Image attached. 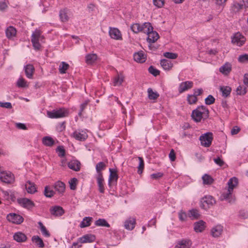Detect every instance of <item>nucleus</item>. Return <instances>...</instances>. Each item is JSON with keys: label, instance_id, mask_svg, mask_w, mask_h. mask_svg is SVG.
Returning a JSON list of instances; mask_svg holds the SVG:
<instances>
[{"label": "nucleus", "instance_id": "f257e3e1", "mask_svg": "<svg viewBox=\"0 0 248 248\" xmlns=\"http://www.w3.org/2000/svg\"><path fill=\"white\" fill-rule=\"evenodd\" d=\"M248 8V1L241 0L240 1L233 0L230 7V12L232 15H236L243 8Z\"/></svg>", "mask_w": 248, "mask_h": 248}, {"label": "nucleus", "instance_id": "f03ea898", "mask_svg": "<svg viewBox=\"0 0 248 248\" xmlns=\"http://www.w3.org/2000/svg\"><path fill=\"white\" fill-rule=\"evenodd\" d=\"M68 110L64 108L53 109L52 111H47V116L52 119L66 117L68 115Z\"/></svg>", "mask_w": 248, "mask_h": 248}, {"label": "nucleus", "instance_id": "7ed1b4c3", "mask_svg": "<svg viewBox=\"0 0 248 248\" xmlns=\"http://www.w3.org/2000/svg\"><path fill=\"white\" fill-rule=\"evenodd\" d=\"M246 41V38L239 32L235 33L232 37V43L239 46H242L245 43Z\"/></svg>", "mask_w": 248, "mask_h": 248}, {"label": "nucleus", "instance_id": "20e7f679", "mask_svg": "<svg viewBox=\"0 0 248 248\" xmlns=\"http://www.w3.org/2000/svg\"><path fill=\"white\" fill-rule=\"evenodd\" d=\"M41 32L37 30H36L31 35V41L34 48L36 50H39L40 48L41 45L39 42Z\"/></svg>", "mask_w": 248, "mask_h": 248}, {"label": "nucleus", "instance_id": "39448f33", "mask_svg": "<svg viewBox=\"0 0 248 248\" xmlns=\"http://www.w3.org/2000/svg\"><path fill=\"white\" fill-rule=\"evenodd\" d=\"M0 180L6 184H12L15 181V177L14 174L10 171H3L1 172Z\"/></svg>", "mask_w": 248, "mask_h": 248}, {"label": "nucleus", "instance_id": "423d86ee", "mask_svg": "<svg viewBox=\"0 0 248 248\" xmlns=\"http://www.w3.org/2000/svg\"><path fill=\"white\" fill-rule=\"evenodd\" d=\"M216 202L214 198L210 195L205 196L202 198V208L207 210Z\"/></svg>", "mask_w": 248, "mask_h": 248}, {"label": "nucleus", "instance_id": "0eeeda50", "mask_svg": "<svg viewBox=\"0 0 248 248\" xmlns=\"http://www.w3.org/2000/svg\"><path fill=\"white\" fill-rule=\"evenodd\" d=\"M213 140V134L208 132L202 134V146L209 147Z\"/></svg>", "mask_w": 248, "mask_h": 248}, {"label": "nucleus", "instance_id": "6e6552de", "mask_svg": "<svg viewBox=\"0 0 248 248\" xmlns=\"http://www.w3.org/2000/svg\"><path fill=\"white\" fill-rule=\"evenodd\" d=\"M7 220L15 224H19L23 221V218L19 215L15 213H10L7 216Z\"/></svg>", "mask_w": 248, "mask_h": 248}, {"label": "nucleus", "instance_id": "1a4fd4ad", "mask_svg": "<svg viewBox=\"0 0 248 248\" xmlns=\"http://www.w3.org/2000/svg\"><path fill=\"white\" fill-rule=\"evenodd\" d=\"M73 136L77 140L80 141H84L88 138L86 132L84 130H77L73 133Z\"/></svg>", "mask_w": 248, "mask_h": 248}, {"label": "nucleus", "instance_id": "9d476101", "mask_svg": "<svg viewBox=\"0 0 248 248\" xmlns=\"http://www.w3.org/2000/svg\"><path fill=\"white\" fill-rule=\"evenodd\" d=\"M192 242L189 239H183L177 242L175 248H190Z\"/></svg>", "mask_w": 248, "mask_h": 248}, {"label": "nucleus", "instance_id": "9b49d317", "mask_svg": "<svg viewBox=\"0 0 248 248\" xmlns=\"http://www.w3.org/2000/svg\"><path fill=\"white\" fill-rule=\"evenodd\" d=\"M193 85V83L191 81H186L182 82L180 83L178 91L180 93H182L188 90L191 89Z\"/></svg>", "mask_w": 248, "mask_h": 248}, {"label": "nucleus", "instance_id": "f8f14e48", "mask_svg": "<svg viewBox=\"0 0 248 248\" xmlns=\"http://www.w3.org/2000/svg\"><path fill=\"white\" fill-rule=\"evenodd\" d=\"M18 201L20 205L28 209L32 208L34 206L33 202L27 198L21 199L18 200Z\"/></svg>", "mask_w": 248, "mask_h": 248}, {"label": "nucleus", "instance_id": "ddd939ff", "mask_svg": "<svg viewBox=\"0 0 248 248\" xmlns=\"http://www.w3.org/2000/svg\"><path fill=\"white\" fill-rule=\"evenodd\" d=\"M109 34L112 39L115 40H121L122 39L121 32L117 28H110Z\"/></svg>", "mask_w": 248, "mask_h": 248}, {"label": "nucleus", "instance_id": "4468645a", "mask_svg": "<svg viewBox=\"0 0 248 248\" xmlns=\"http://www.w3.org/2000/svg\"><path fill=\"white\" fill-rule=\"evenodd\" d=\"M95 239L94 235L87 234L78 238V241L80 243H92Z\"/></svg>", "mask_w": 248, "mask_h": 248}, {"label": "nucleus", "instance_id": "2eb2a0df", "mask_svg": "<svg viewBox=\"0 0 248 248\" xmlns=\"http://www.w3.org/2000/svg\"><path fill=\"white\" fill-rule=\"evenodd\" d=\"M133 57L134 60L139 63L144 62L146 60V56L142 51L135 53Z\"/></svg>", "mask_w": 248, "mask_h": 248}, {"label": "nucleus", "instance_id": "dca6fc26", "mask_svg": "<svg viewBox=\"0 0 248 248\" xmlns=\"http://www.w3.org/2000/svg\"><path fill=\"white\" fill-rule=\"evenodd\" d=\"M223 226L221 225H217L214 227L211 231V235L214 237H218L222 233L223 231Z\"/></svg>", "mask_w": 248, "mask_h": 248}, {"label": "nucleus", "instance_id": "f3484780", "mask_svg": "<svg viewBox=\"0 0 248 248\" xmlns=\"http://www.w3.org/2000/svg\"><path fill=\"white\" fill-rule=\"evenodd\" d=\"M110 174L108 178V185L109 186L112 184L116 183L118 178L116 171L111 169H109Z\"/></svg>", "mask_w": 248, "mask_h": 248}, {"label": "nucleus", "instance_id": "a211bd4d", "mask_svg": "<svg viewBox=\"0 0 248 248\" xmlns=\"http://www.w3.org/2000/svg\"><path fill=\"white\" fill-rule=\"evenodd\" d=\"M201 108H202V106L199 107L197 109L193 110L192 112V118L196 122H200L202 120V111L199 110Z\"/></svg>", "mask_w": 248, "mask_h": 248}, {"label": "nucleus", "instance_id": "6ab92c4d", "mask_svg": "<svg viewBox=\"0 0 248 248\" xmlns=\"http://www.w3.org/2000/svg\"><path fill=\"white\" fill-rule=\"evenodd\" d=\"M228 189H229L230 191H232L233 189L235 188L238 184V179L235 177H233L229 179L228 183Z\"/></svg>", "mask_w": 248, "mask_h": 248}, {"label": "nucleus", "instance_id": "aec40b11", "mask_svg": "<svg viewBox=\"0 0 248 248\" xmlns=\"http://www.w3.org/2000/svg\"><path fill=\"white\" fill-rule=\"evenodd\" d=\"M148 37L147 39V42L149 43H155L159 38V35L157 32L154 31H150L148 34Z\"/></svg>", "mask_w": 248, "mask_h": 248}, {"label": "nucleus", "instance_id": "412c9836", "mask_svg": "<svg viewBox=\"0 0 248 248\" xmlns=\"http://www.w3.org/2000/svg\"><path fill=\"white\" fill-rule=\"evenodd\" d=\"M96 179L99 192L101 193H104L105 192V188L104 186V179L102 174L97 175Z\"/></svg>", "mask_w": 248, "mask_h": 248}, {"label": "nucleus", "instance_id": "4be33fe9", "mask_svg": "<svg viewBox=\"0 0 248 248\" xmlns=\"http://www.w3.org/2000/svg\"><path fill=\"white\" fill-rule=\"evenodd\" d=\"M24 70L26 77L29 78H32L34 72V68L32 64H28L24 66Z\"/></svg>", "mask_w": 248, "mask_h": 248}, {"label": "nucleus", "instance_id": "5701e85b", "mask_svg": "<svg viewBox=\"0 0 248 248\" xmlns=\"http://www.w3.org/2000/svg\"><path fill=\"white\" fill-rule=\"evenodd\" d=\"M54 187L59 193L62 194L65 191V186L64 183L58 181L54 184Z\"/></svg>", "mask_w": 248, "mask_h": 248}, {"label": "nucleus", "instance_id": "b1692460", "mask_svg": "<svg viewBox=\"0 0 248 248\" xmlns=\"http://www.w3.org/2000/svg\"><path fill=\"white\" fill-rule=\"evenodd\" d=\"M26 189L29 193L33 194L37 191L35 184L30 181H28L25 184Z\"/></svg>", "mask_w": 248, "mask_h": 248}, {"label": "nucleus", "instance_id": "393cba45", "mask_svg": "<svg viewBox=\"0 0 248 248\" xmlns=\"http://www.w3.org/2000/svg\"><path fill=\"white\" fill-rule=\"evenodd\" d=\"M13 238L17 242H25L27 238L26 235L20 232H16L13 235Z\"/></svg>", "mask_w": 248, "mask_h": 248}, {"label": "nucleus", "instance_id": "a878e982", "mask_svg": "<svg viewBox=\"0 0 248 248\" xmlns=\"http://www.w3.org/2000/svg\"><path fill=\"white\" fill-rule=\"evenodd\" d=\"M51 214L55 216H61L64 214V210L59 206H55L50 209Z\"/></svg>", "mask_w": 248, "mask_h": 248}, {"label": "nucleus", "instance_id": "bb28decb", "mask_svg": "<svg viewBox=\"0 0 248 248\" xmlns=\"http://www.w3.org/2000/svg\"><path fill=\"white\" fill-rule=\"evenodd\" d=\"M5 33L6 37L8 39H11L16 36V28L13 26H9L6 29Z\"/></svg>", "mask_w": 248, "mask_h": 248}, {"label": "nucleus", "instance_id": "cd10ccee", "mask_svg": "<svg viewBox=\"0 0 248 248\" xmlns=\"http://www.w3.org/2000/svg\"><path fill=\"white\" fill-rule=\"evenodd\" d=\"M232 70V65L229 62H226L219 68V71L223 74L227 75Z\"/></svg>", "mask_w": 248, "mask_h": 248}, {"label": "nucleus", "instance_id": "c85d7f7f", "mask_svg": "<svg viewBox=\"0 0 248 248\" xmlns=\"http://www.w3.org/2000/svg\"><path fill=\"white\" fill-rule=\"evenodd\" d=\"M160 64L164 70L169 71L173 66V63L170 61L166 59H162L160 61Z\"/></svg>", "mask_w": 248, "mask_h": 248}, {"label": "nucleus", "instance_id": "c756f323", "mask_svg": "<svg viewBox=\"0 0 248 248\" xmlns=\"http://www.w3.org/2000/svg\"><path fill=\"white\" fill-rule=\"evenodd\" d=\"M80 163L78 160H72L68 163V167L75 171H78L80 170Z\"/></svg>", "mask_w": 248, "mask_h": 248}, {"label": "nucleus", "instance_id": "7c9ffc66", "mask_svg": "<svg viewBox=\"0 0 248 248\" xmlns=\"http://www.w3.org/2000/svg\"><path fill=\"white\" fill-rule=\"evenodd\" d=\"M97 59L96 54H88L85 57L86 62L88 64H92L94 63Z\"/></svg>", "mask_w": 248, "mask_h": 248}, {"label": "nucleus", "instance_id": "2f4dec72", "mask_svg": "<svg viewBox=\"0 0 248 248\" xmlns=\"http://www.w3.org/2000/svg\"><path fill=\"white\" fill-rule=\"evenodd\" d=\"M232 191H230L229 189H227L226 192L222 193L221 197L224 200H228L229 202H233L234 199L232 198Z\"/></svg>", "mask_w": 248, "mask_h": 248}, {"label": "nucleus", "instance_id": "473e14b6", "mask_svg": "<svg viewBox=\"0 0 248 248\" xmlns=\"http://www.w3.org/2000/svg\"><path fill=\"white\" fill-rule=\"evenodd\" d=\"M153 27L149 22H145L141 25V32L148 34L150 31H152Z\"/></svg>", "mask_w": 248, "mask_h": 248}, {"label": "nucleus", "instance_id": "72a5a7b5", "mask_svg": "<svg viewBox=\"0 0 248 248\" xmlns=\"http://www.w3.org/2000/svg\"><path fill=\"white\" fill-rule=\"evenodd\" d=\"M135 219L134 218H129L124 222V227L128 230H132L135 227Z\"/></svg>", "mask_w": 248, "mask_h": 248}, {"label": "nucleus", "instance_id": "f704fd0d", "mask_svg": "<svg viewBox=\"0 0 248 248\" xmlns=\"http://www.w3.org/2000/svg\"><path fill=\"white\" fill-rule=\"evenodd\" d=\"M68 11H69L68 10H67V9H64L61 10L60 11L59 16H60L61 20L62 22H66L68 20V19H69V17L68 16Z\"/></svg>", "mask_w": 248, "mask_h": 248}, {"label": "nucleus", "instance_id": "c9c22d12", "mask_svg": "<svg viewBox=\"0 0 248 248\" xmlns=\"http://www.w3.org/2000/svg\"><path fill=\"white\" fill-rule=\"evenodd\" d=\"M188 216L192 220L198 219L200 216V212L196 209H192L188 211Z\"/></svg>", "mask_w": 248, "mask_h": 248}, {"label": "nucleus", "instance_id": "e433bc0d", "mask_svg": "<svg viewBox=\"0 0 248 248\" xmlns=\"http://www.w3.org/2000/svg\"><path fill=\"white\" fill-rule=\"evenodd\" d=\"M93 220L92 217H86L83 218L82 221L80 223L79 226L81 228H85L90 226L91 223Z\"/></svg>", "mask_w": 248, "mask_h": 248}, {"label": "nucleus", "instance_id": "4c0bfd02", "mask_svg": "<svg viewBox=\"0 0 248 248\" xmlns=\"http://www.w3.org/2000/svg\"><path fill=\"white\" fill-rule=\"evenodd\" d=\"M124 79V77L123 75H118L113 78V86H120L123 83Z\"/></svg>", "mask_w": 248, "mask_h": 248}, {"label": "nucleus", "instance_id": "58836bf2", "mask_svg": "<svg viewBox=\"0 0 248 248\" xmlns=\"http://www.w3.org/2000/svg\"><path fill=\"white\" fill-rule=\"evenodd\" d=\"M32 241L39 248H43L44 244L42 239L37 235L32 236L31 238Z\"/></svg>", "mask_w": 248, "mask_h": 248}, {"label": "nucleus", "instance_id": "ea45409f", "mask_svg": "<svg viewBox=\"0 0 248 248\" xmlns=\"http://www.w3.org/2000/svg\"><path fill=\"white\" fill-rule=\"evenodd\" d=\"M213 182L214 179L210 175L205 174L202 176V183L204 185H211Z\"/></svg>", "mask_w": 248, "mask_h": 248}, {"label": "nucleus", "instance_id": "a19ab883", "mask_svg": "<svg viewBox=\"0 0 248 248\" xmlns=\"http://www.w3.org/2000/svg\"><path fill=\"white\" fill-rule=\"evenodd\" d=\"M43 143L47 146H51L54 143V141L53 139L49 136H46L43 138Z\"/></svg>", "mask_w": 248, "mask_h": 248}, {"label": "nucleus", "instance_id": "79ce46f5", "mask_svg": "<svg viewBox=\"0 0 248 248\" xmlns=\"http://www.w3.org/2000/svg\"><path fill=\"white\" fill-rule=\"evenodd\" d=\"M94 224L96 226L106 227L108 228L110 227V225L105 219L103 218L98 219L95 221Z\"/></svg>", "mask_w": 248, "mask_h": 248}, {"label": "nucleus", "instance_id": "37998d69", "mask_svg": "<svg viewBox=\"0 0 248 248\" xmlns=\"http://www.w3.org/2000/svg\"><path fill=\"white\" fill-rule=\"evenodd\" d=\"M220 90L222 92V96L226 97L230 94L232 89L229 86H223L220 87Z\"/></svg>", "mask_w": 248, "mask_h": 248}, {"label": "nucleus", "instance_id": "c03bdc74", "mask_svg": "<svg viewBox=\"0 0 248 248\" xmlns=\"http://www.w3.org/2000/svg\"><path fill=\"white\" fill-rule=\"evenodd\" d=\"M137 158L139 160V164L138 166V173L140 174L142 173L144 168V162L142 157L138 156Z\"/></svg>", "mask_w": 248, "mask_h": 248}, {"label": "nucleus", "instance_id": "a18cd8bd", "mask_svg": "<svg viewBox=\"0 0 248 248\" xmlns=\"http://www.w3.org/2000/svg\"><path fill=\"white\" fill-rule=\"evenodd\" d=\"M44 193L45 196L47 198H51L55 193V191L51 189L49 186H45Z\"/></svg>", "mask_w": 248, "mask_h": 248}, {"label": "nucleus", "instance_id": "49530a36", "mask_svg": "<svg viewBox=\"0 0 248 248\" xmlns=\"http://www.w3.org/2000/svg\"><path fill=\"white\" fill-rule=\"evenodd\" d=\"M16 86L19 88H27L28 87V84L23 78L20 77L16 82Z\"/></svg>", "mask_w": 248, "mask_h": 248}, {"label": "nucleus", "instance_id": "de8ad7c7", "mask_svg": "<svg viewBox=\"0 0 248 248\" xmlns=\"http://www.w3.org/2000/svg\"><path fill=\"white\" fill-rule=\"evenodd\" d=\"M38 224L39 225L40 229L43 235L45 237H49L50 233L46 229V227L43 225V224L41 221H39L38 222Z\"/></svg>", "mask_w": 248, "mask_h": 248}, {"label": "nucleus", "instance_id": "09e8293b", "mask_svg": "<svg viewBox=\"0 0 248 248\" xmlns=\"http://www.w3.org/2000/svg\"><path fill=\"white\" fill-rule=\"evenodd\" d=\"M148 95L150 99H155L159 97V94L156 92H154L151 88L148 89Z\"/></svg>", "mask_w": 248, "mask_h": 248}, {"label": "nucleus", "instance_id": "8fccbe9b", "mask_svg": "<svg viewBox=\"0 0 248 248\" xmlns=\"http://www.w3.org/2000/svg\"><path fill=\"white\" fill-rule=\"evenodd\" d=\"M69 67V65L68 63L65 62H61L59 66V72L61 74H64L66 73V71Z\"/></svg>", "mask_w": 248, "mask_h": 248}, {"label": "nucleus", "instance_id": "3c124183", "mask_svg": "<svg viewBox=\"0 0 248 248\" xmlns=\"http://www.w3.org/2000/svg\"><path fill=\"white\" fill-rule=\"evenodd\" d=\"M106 168V165L103 162H100L97 163L96 165L95 168L97 173V175L99 174H102L101 171L104 170Z\"/></svg>", "mask_w": 248, "mask_h": 248}, {"label": "nucleus", "instance_id": "603ef678", "mask_svg": "<svg viewBox=\"0 0 248 248\" xmlns=\"http://www.w3.org/2000/svg\"><path fill=\"white\" fill-rule=\"evenodd\" d=\"M131 29L136 33L141 32V25L139 23L133 24L131 26Z\"/></svg>", "mask_w": 248, "mask_h": 248}, {"label": "nucleus", "instance_id": "864d4df0", "mask_svg": "<svg viewBox=\"0 0 248 248\" xmlns=\"http://www.w3.org/2000/svg\"><path fill=\"white\" fill-rule=\"evenodd\" d=\"M238 61L240 63H248V54L240 55L238 58Z\"/></svg>", "mask_w": 248, "mask_h": 248}, {"label": "nucleus", "instance_id": "5fc2aeb1", "mask_svg": "<svg viewBox=\"0 0 248 248\" xmlns=\"http://www.w3.org/2000/svg\"><path fill=\"white\" fill-rule=\"evenodd\" d=\"M163 56L167 58L170 59H175L178 57L177 54L169 52L164 53Z\"/></svg>", "mask_w": 248, "mask_h": 248}, {"label": "nucleus", "instance_id": "6e6d98bb", "mask_svg": "<svg viewBox=\"0 0 248 248\" xmlns=\"http://www.w3.org/2000/svg\"><path fill=\"white\" fill-rule=\"evenodd\" d=\"M78 180L76 178H73L69 181L70 188L72 190H75L77 188Z\"/></svg>", "mask_w": 248, "mask_h": 248}, {"label": "nucleus", "instance_id": "4d7b16f0", "mask_svg": "<svg viewBox=\"0 0 248 248\" xmlns=\"http://www.w3.org/2000/svg\"><path fill=\"white\" fill-rule=\"evenodd\" d=\"M194 230L197 232H202V220L194 223Z\"/></svg>", "mask_w": 248, "mask_h": 248}, {"label": "nucleus", "instance_id": "13d9d810", "mask_svg": "<svg viewBox=\"0 0 248 248\" xmlns=\"http://www.w3.org/2000/svg\"><path fill=\"white\" fill-rule=\"evenodd\" d=\"M205 104L210 105L214 103L215 98L212 95H209L204 100Z\"/></svg>", "mask_w": 248, "mask_h": 248}, {"label": "nucleus", "instance_id": "bf43d9fd", "mask_svg": "<svg viewBox=\"0 0 248 248\" xmlns=\"http://www.w3.org/2000/svg\"><path fill=\"white\" fill-rule=\"evenodd\" d=\"M187 100L189 104H194L197 102V98L195 95H188Z\"/></svg>", "mask_w": 248, "mask_h": 248}, {"label": "nucleus", "instance_id": "052dcab7", "mask_svg": "<svg viewBox=\"0 0 248 248\" xmlns=\"http://www.w3.org/2000/svg\"><path fill=\"white\" fill-rule=\"evenodd\" d=\"M148 71L150 73L154 75V76H157L159 75L160 71L155 68L154 66H150L148 68Z\"/></svg>", "mask_w": 248, "mask_h": 248}, {"label": "nucleus", "instance_id": "680f3d73", "mask_svg": "<svg viewBox=\"0 0 248 248\" xmlns=\"http://www.w3.org/2000/svg\"><path fill=\"white\" fill-rule=\"evenodd\" d=\"M56 151L59 156L63 157L65 155V150L62 146H58L56 149Z\"/></svg>", "mask_w": 248, "mask_h": 248}, {"label": "nucleus", "instance_id": "e2e57ef3", "mask_svg": "<svg viewBox=\"0 0 248 248\" xmlns=\"http://www.w3.org/2000/svg\"><path fill=\"white\" fill-rule=\"evenodd\" d=\"M187 215L185 212L182 210L179 212V218L181 221H184L186 220Z\"/></svg>", "mask_w": 248, "mask_h": 248}, {"label": "nucleus", "instance_id": "0e129e2a", "mask_svg": "<svg viewBox=\"0 0 248 248\" xmlns=\"http://www.w3.org/2000/svg\"><path fill=\"white\" fill-rule=\"evenodd\" d=\"M153 3L155 6L161 8L164 4V0H153Z\"/></svg>", "mask_w": 248, "mask_h": 248}, {"label": "nucleus", "instance_id": "69168bd1", "mask_svg": "<svg viewBox=\"0 0 248 248\" xmlns=\"http://www.w3.org/2000/svg\"><path fill=\"white\" fill-rule=\"evenodd\" d=\"M0 107L11 109L12 108V104L10 102H0Z\"/></svg>", "mask_w": 248, "mask_h": 248}, {"label": "nucleus", "instance_id": "338daca9", "mask_svg": "<svg viewBox=\"0 0 248 248\" xmlns=\"http://www.w3.org/2000/svg\"><path fill=\"white\" fill-rule=\"evenodd\" d=\"M209 110L202 106V119H206L209 117Z\"/></svg>", "mask_w": 248, "mask_h": 248}, {"label": "nucleus", "instance_id": "774afa93", "mask_svg": "<svg viewBox=\"0 0 248 248\" xmlns=\"http://www.w3.org/2000/svg\"><path fill=\"white\" fill-rule=\"evenodd\" d=\"M237 93L238 94H244L246 93V88L241 86H239L237 88Z\"/></svg>", "mask_w": 248, "mask_h": 248}]
</instances>
